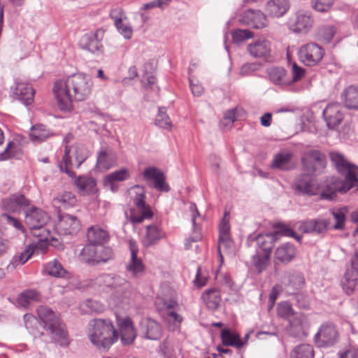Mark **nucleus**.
<instances>
[{
    "instance_id": "49",
    "label": "nucleus",
    "mask_w": 358,
    "mask_h": 358,
    "mask_svg": "<svg viewBox=\"0 0 358 358\" xmlns=\"http://www.w3.org/2000/svg\"><path fill=\"white\" fill-rule=\"evenodd\" d=\"M71 166L72 162L70 156V150L68 146H66L62 159L59 162V168L62 172H64L70 177H73L74 176V173L71 170Z\"/></svg>"
},
{
    "instance_id": "19",
    "label": "nucleus",
    "mask_w": 358,
    "mask_h": 358,
    "mask_svg": "<svg viewBox=\"0 0 358 358\" xmlns=\"http://www.w3.org/2000/svg\"><path fill=\"white\" fill-rule=\"evenodd\" d=\"M117 324L122 345H128L133 343L136 337V331L133 326L131 318H118Z\"/></svg>"
},
{
    "instance_id": "30",
    "label": "nucleus",
    "mask_w": 358,
    "mask_h": 358,
    "mask_svg": "<svg viewBox=\"0 0 358 358\" xmlns=\"http://www.w3.org/2000/svg\"><path fill=\"white\" fill-rule=\"evenodd\" d=\"M87 238L88 243L103 245L109 240V234L106 230L95 225L87 229Z\"/></svg>"
},
{
    "instance_id": "38",
    "label": "nucleus",
    "mask_w": 358,
    "mask_h": 358,
    "mask_svg": "<svg viewBox=\"0 0 358 358\" xmlns=\"http://www.w3.org/2000/svg\"><path fill=\"white\" fill-rule=\"evenodd\" d=\"M296 255L294 246L291 243H285L278 247L275 252V258L280 262L287 263L290 262Z\"/></svg>"
},
{
    "instance_id": "41",
    "label": "nucleus",
    "mask_w": 358,
    "mask_h": 358,
    "mask_svg": "<svg viewBox=\"0 0 358 358\" xmlns=\"http://www.w3.org/2000/svg\"><path fill=\"white\" fill-rule=\"evenodd\" d=\"M43 272L50 276L63 278L66 273L61 263L56 259L43 265Z\"/></svg>"
},
{
    "instance_id": "22",
    "label": "nucleus",
    "mask_w": 358,
    "mask_h": 358,
    "mask_svg": "<svg viewBox=\"0 0 358 358\" xmlns=\"http://www.w3.org/2000/svg\"><path fill=\"white\" fill-rule=\"evenodd\" d=\"M302 164L309 172H313L318 168L324 166V157L318 150H310L304 153Z\"/></svg>"
},
{
    "instance_id": "55",
    "label": "nucleus",
    "mask_w": 358,
    "mask_h": 358,
    "mask_svg": "<svg viewBox=\"0 0 358 358\" xmlns=\"http://www.w3.org/2000/svg\"><path fill=\"white\" fill-rule=\"evenodd\" d=\"M336 28L332 25L324 26L318 31L320 38L325 43H329L334 38Z\"/></svg>"
},
{
    "instance_id": "63",
    "label": "nucleus",
    "mask_w": 358,
    "mask_h": 358,
    "mask_svg": "<svg viewBox=\"0 0 358 358\" xmlns=\"http://www.w3.org/2000/svg\"><path fill=\"white\" fill-rule=\"evenodd\" d=\"M236 120V110L232 109L225 113L223 121L225 122V126H231L234 122Z\"/></svg>"
},
{
    "instance_id": "16",
    "label": "nucleus",
    "mask_w": 358,
    "mask_h": 358,
    "mask_svg": "<svg viewBox=\"0 0 358 358\" xmlns=\"http://www.w3.org/2000/svg\"><path fill=\"white\" fill-rule=\"evenodd\" d=\"M329 224L327 219H311L299 222L298 229L303 233L323 236Z\"/></svg>"
},
{
    "instance_id": "24",
    "label": "nucleus",
    "mask_w": 358,
    "mask_h": 358,
    "mask_svg": "<svg viewBox=\"0 0 358 358\" xmlns=\"http://www.w3.org/2000/svg\"><path fill=\"white\" fill-rule=\"evenodd\" d=\"M287 327L289 333L294 336H300L305 334L308 325V320L306 315L301 313H295L289 320Z\"/></svg>"
},
{
    "instance_id": "5",
    "label": "nucleus",
    "mask_w": 358,
    "mask_h": 358,
    "mask_svg": "<svg viewBox=\"0 0 358 358\" xmlns=\"http://www.w3.org/2000/svg\"><path fill=\"white\" fill-rule=\"evenodd\" d=\"M36 311L44 329L49 333L54 342L62 347H67L70 341L65 325L59 315L49 307L43 305L38 306Z\"/></svg>"
},
{
    "instance_id": "2",
    "label": "nucleus",
    "mask_w": 358,
    "mask_h": 358,
    "mask_svg": "<svg viewBox=\"0 0 358 358\" xmlns=\"http://www.w3.org/2000/svg\"><path fill=\"white\" fill-rule=\"evenodd\" d=\"M92 88L91 78L84 73H74L66 79L57 80L53 93L59 110L69 111L73 101H82L89 97Z\"/></svg>"
},
{
    "instance_id": "56",
    "label": "nucleus",
    "mask_w": 358,
    "mask_h": 358,
    "mask_svg": "<svg viewBox=\"0 0 358 358\" xmlns=\"http://www.w3.org/2000/svg\"><path fill=\"white\" fill-rule=\"evenodd\" d=\"M129 178V173L127 169H121L114 171L106 176L109 182L124 181Z\"/></svg>"
},
{
    "instance_id": "62",
    "label": "nucleus",
    "mask_w": 358,
    "mask_h": 358,
    "mask_svg": "<svg viewBox=\"0 0 358 358\" xmlns=\"http://www.w3.org/2000/svg\"><path fill=\"white\" fill-rule=\"evenodd\" d=\"M189 86L194 96H200L204 91L203 86L199 82L194 83V80L189 78Z\"/></svg>"
},
{
    "instance_id": "11",
    "label": "nucleus",
    "mask_w": 358,
    "mask_h": 358,
    "mask_svg": "<svg viewBox=\"0 0 358 358\" xmlns=\"http://www.w3.org/2000/svg\"><path fill=\"white\" fill-rule=\"evenodd\" d=\"M298 55L301 62L313 66L321 62L324 55V50L317 43H308L299 48Z\"/></svg>"
},
{
    "instance_id": "43",
    "label": "nucleus",
    "mask_w": 358,
    "mask_h": 358,
    "mask_svg": "<svg viewBox=\"0 0 358 358\" xmlns=\"http://www.w3.org/2000/svg\"><path fill=\"white\" fill-rule=\"evenodd\" d=\"M292 154L290 152H282L274 156L272 168L281 170H287L292 159Z\"/></svg>"
},
{
    "instance_id": "44",
    "label": "nucleus",
    "mask_w": 358,
    "mask_h": 358,
    "mask_svg": "<svg viewBox=\"0 0 358 358\" xmlns=\"http://www.w3.org/2000/svg\"><path fill=\"white\" fill-rule=\"evenodd\" d=\"M273 234H259L257 236L255 242L258 247L257 250L261 252V253H268L271 254V249L273 248L272 241L273 240Z\"/></svg>"
},
{
    "instance_id": "42",
    "label": "nucleus",
    "mask_w": 358,
    "mask_h": 358,
    "mask_svg": "<svg viewBox=\"0 0 358 358\" xmlns=\"http://www.w3.org/2000/svg\"><path fill=\"white\" fill-rule=\"evenodd\" d=\"M21 153V148L17 140L9 141L4 150L0 153V161H6L17 157Z\"/></svg>"
},
{
    "instance_id": "15",
    "label": "nucleus",
    "mask_w": 358,
    "mask_h": 358,
    "mask_svg": "<svg viewBox=\"0 0 358 358\" xmlns=\"http://www.w3.org/2000/svg\"><path fill=\"white\" fill-rule=\"evenodd\" d=\"M238 21L244 25L254 29H263L268 25L266 15L259 10L248 9L240 16Z\"/></svg>"
},
{
    "instance_id": "1",
    "label": "nucleus",
    "mask_w": 358,
    "mask_h": 358,
    "mask_svg": "<svg viewBox=\"0 0 358 358\" xmlns=\"http://www.w3.org/2000/svg\"><path fill=\"white\" fill-rule=\"evenodd\" d=\"M330 158L338 171L345 176V180L332 178L326 188L320 191L313 177L304 174L296 178L292 185L298 194L316 195L320 194L322 199L333 200L337 192L345 193L358 183V167L350 163L345 157L337 152L330 153Z\"/></svg>"
},
{
    "instance_id": "57",
    "label": "nucleus",
    "mask_w": 358,
    "mask_h": 358,
    "mask_svg": "<svg viewBox=\"0 0 358 358\" xmlns=\"http://www.w3.org/2000/svg\"><path fill=\"white\" fill-rule=\"evenodd\" d=\"M110 17L113 20L115 26L120 24L121 21L127 19L123 10L121 8L117 7L112 9L110 12Z\"/></svg>"
},
{
    "instance_id": "31",
    "label": "nucleus",
    "mask_w": 358,
    "mask_h": 358,
    "mask_svg": "<svg viewBox=\"0 0 358 358\" xmlns=\"http://www.w3.org/2000/svg\"><path fill=\"white\" fill-rule=\"evenodd\" d=\"M131 259L127 265V269L133 275L137 276L144 271V266L141 259L137 257L138 248L135 243L130 241Z\"/></svg>"
},
{
    "instance_id": "33",
    "label": "nucleus",
    "mask_w": 358,
    "mask_h": 358,
    "mask_svg": "<svg viewBox=\"0 0 358 358\" xmlns=\"http://www.w3.org/2000/svg\"><path fill=\"white\" fill-rule=\"evenodd\" d=\"M74 184L83 195L94 193L96 190V181L91 177L79 176L75 179Z\"/></svg>"
},
{
    "instance_id": "32",
    "label": "nucleus",
    "mask_w": 358,
    "mask_h": 358,
    "mask_svg": "<svg viewBox=\"0 0 358 358\" xmlns=\"http://www.w3.org/2000/svg\"><path fill=\"white\" fill-rule=\"evenodd\" d=\"M358 280V271L354 269L347 268L341 281L344 292L348 294H352L355 289Z\"/></svg>"
},
{
    "instance_id": "6",
    "label": "nucleus",
    "mask_w": 358,
    "mask_h": 358,
    "mask_svg": "<svg viewBox=\"0 0 358 358\" xmlns=\"http://www.w3.org/2000/svg\"><path fill=\"white\" fill-rule=\"evenodd\" d=\"M80 256L85 263L96 265L113 259V252L110 248L87 243L81 250Z\"/></svg>"
},
{
    "instance_id": "28",
    "label": "nucleus",
    "mask_w": 358,
    "mask_h": 358,
    "mask_svg": "<svg viewBox=\"0 0 358 358\" xmlns=\"http://www.w3.org/2000/svg\"><path fill=\"white\" fill-rule=\"evenodd\" d=\"M341 102L349 109L358 110V85H350L341 94Z\"/></svg>"
},
{
    "instance_id": "39",
    "label": "nucleus",
    "mask_w": 358,
    "mask_h": 358,
    "mask_svg": "<svg viewBox=\"0 0 358 358\" xmlns=\"http://www.w3.org/2000/svg\"><path fill=\"white\" fill-rule=\"evenodd\" d=\"M202 299L207 307L210 310H215L221 302L220 291L216 288L206 290L202 294Z\"/></svg>"
},
{
    "instance_id": "25",
    "label": "nucleus",
    "mask_w": 358,
    "mask_h": 358,
    "mask_svg": "<svg viewBox=\"0 0 358 358\" xmlns=\"http://www.w3.org/2000/svg\"><path fill=\"white\" fill-rule=\"evenodd\" d=\"M247 50L253 57L266 59L271 54V43L264 38L258 39L249 44Z\"/></svg>"
},
{
    "instance_id": "9",
    "label": "nucleus",
    "mask_w": 358,
    "mask_h": 358,
    "mask_svg": "<svg viewBox=\"0 0 358 358\" xmlns=\"http://www.w3.org/2000/svg\"><path fill=\"white\" fill-rule=\"evenodd\" d=\"M338 340V331L336 325L330 322H323L314 336V341L320 348L334 346Z\"/></svg>"
},
{
    "instance_id": "47",
    "label": "nucleus",
    "mask_w": 358,
    "mask_h": 358,
    "mask_svg": "<svg viewBox=\"0 0 358 358\" xmlns=\"http://www.w3.org/2000/svg\"><path fill=\"white\" fill-rule=\"evenodd\" d=\"M305 284L303 275L301 273L294 272L288 276V282L287 286L294 294L300 290Z\"/></svg>"
},
{
    "instance_id": "51",
    "label": "nucleus",
    "mask_w": 358,
    "mask_h": 358,
    "mask_svg": "<svg viewBox=\"0 0 358 358\" xmlns=\"http://www.w3.org/2000/svg\"><path fill=\"white\" fill-rule=\"evenodd\" d=\"M295 313L291 304L287 301L280 302L277 306V315L281 318L288 320Z\"/></svg>"
},
{
    "instance_id": "18",
    "label": "nucleus",
    "mask_w": 358,
    "mask_h": 358,
    "mask_svg": "<svg viewBox=\"0 0 358 358\" xmlns=\"http://www.w3.org/2000/svg\"><path fill=\"white\" fill-rule=\"evenodd\" d=\"M117 163L115 152L110 148H103L97 155L96 169L100 171H106Z\"/></svg>"
},
{
    "instance_id": "27",
    "label": "nucleus",
    "mask_w": 358,
    "mask_h": 358,
    "mask_svg": "<svg viewBox=\"0 0 358 358\" xmlns=\"http://www.w3.org/2000/svg\"><path fill=\"white\" fill-rule=\"evenodd\" d=\"M43 245H46V244H38V242L29 244L22 252L16 254L12 258L8 268L13 269L20 265L25 264L31 258L35 250L39 247L43 248Z\"/></svg>"
},
{
    "instance_id": "14",
    "label": "nucleus",
    "mask_w": 358,
    "mask_h": 358,
    "mask_svg": "<svg viewBox=\"0 0 358 358\" xmlns=\"http://www.w3.org/2000/svg\"><path fill=\"white\" fill-rule=\"evenodd\" d=\"M143 178L150 187L160 192H167L170 188L165 182L164 174L155 166H149L144 170Z\"/></svg>"
},
{
    "instance_id": "8",
    "label": "nucleus",
    "mask_w": 358,
    "mask_h": 358,
    "mask_svg": "<svg viewBox=\"0 0 358 358\" xmlns=\"http://www.w3.org/2000/svg\"><path fill=\"white\" fill-rule=\"evenodd\" d=\"M99 284L103 285L105 287H110L117 289V292H121L123 294V299L120 303L116 301V298L114 297V303L115 306H120L121 303H128V299L131 295L130 284L124 278L119 275H113L111 274H103L96 278Z\"/></svg>"
},
{
    "instance_id": "3",
    "label": "nucleus",
    "mask_w": 358,
    "mask_h": 358,
    "mask_svg": "<svg viewBox=\"0 0 358 358\" xmlns=\"http://www.w3.org/2000/svg\"><path fill=\"white\" fill-rule=\"evenodd\" d=\"M50 220V217L41 208L31 206L26 210L24 214V222L31 230L33 236L38 240V244H47L57 242V239L51 236L50 231L45 228V225Z\"/></svg>"
},
{
    "instance_id": "61",
    "label": "nucleus",
    "mask_w": 358,
    "mask_h": 358,
    "mask_svg": "<svg viewBox=\"0 0 358 358\" xmlns=\"http://www.w3.org/2000/svg\"><path fill=\"white\" fill-rule=\"evenodd\" d=\"M85 305L91 312L99 313L102 312L104 309L103 304L94 300L86 301Z\"/></svg>"
},
{
    "instance_id": "46",
    "label": "nucleus",
    "mask_w": 358,
    "mask_h": 358,
    "mask_svg": "<svg viewBox=\"0 0 358 358\" xmlns=\"http://www.w3.org/2000/svg\"><path fill=\"white\" fill-rule=\"evenodd\" d=\"M271 254L261 253L260 251L257 250L255 255L252 256V264L258 273H262L267 267L269 263V258Z\"/></svg>"
},
{
    "instance_id": "34",
    "label": "nucleus",
    "mask_w": 358,
    "mask_h": 358,
    "mask_svg": "<svg viewBox=\"0 0 358 358\" xmlns=\"http://www.w3.org/2000/svg\"><path fill=\"white\" fill-rule=\"evenodd\" d=\"M165 236L162 229L156 225H148L146 227V234L143 239V244L145 247L157 244Z\"/></svg>"
},
{
    "instance_id": "53",
    "label": "nucleus",
    "mask_w": 358,
    "mask_h": 358,
    "mask_svg": "<svg viewBox=\"0 0 358 358\" xmlns=\"http://www.w3.org/2000/svg\"><path fill=\"white\" fill-rule=\"evenodd\" d=\"M311 7L317 12L327 13L331 8L334 0H311Z\"/></svg>"
},
{
    "instance_id": "54",
    "label": "nucleus",
    "mask_w": 358,
    "mask_h": 358,
    "mask_svg": "<svg viewBox=\"0 0 358 358\" xmlns=\"http://www.w3.org/2000/svg\"><path fill=\"white\" fill-rule=\"evenodd\" d=\"M292 79L289 80V85L301 80L306 75V70L294 62L291 64Z\"/></svg>"
},
{
    "instance_id": "45",
    "label": "nucleus",
    "mask_w": 358,
    "mask_h": 358,
    "mask_svg": "<svg viewBox=\"0 0 358 358\" xmlns=\"http://www.w3.org/2000/svg\"><path fill=\"white\" fill-rule=\"evenodd\" d=\"M290 358H314V350L309 344L296 346L290 352Z\"/></svg>"
},
{
    "instance_id": "35",
    "label": "nucleus",
    "mask_w": 358,
    "mask_h": 358,
    "mask_svg": "<svg viewBox=\"0 0 358 358\" xmlns=\"http://www.w3.org/2000/svg\"><path fill=\"white\" fill-rule=\"evenodd\" d=\"M266 73L271 82L275 85H288L289 80L287 79L286 70L280 66H272L266 70Z\"/></svg>"
},
{
    "instance_id": "29",
    "label": "nucleus",
    "mask_w": 358,
    "mask_h": 358,
    "mask_svg": "<svg viewBox=\"0 0 358 358\" xmlns=\"http://www.w3.org/2000/svg\"><path fill=\"white\" fill-rule=\"evenodd\" d=\"M41 294L34 289H28L22 292L17 298L18 305L24 308H29L35 303L41 301Z\"/></svg>"
},
{
    "instance_id": "37",
    "label": "nucleus",
    "mask_w": 358,
    "mask_h": 358,
    "mask_svg": "<svg viewBox=\"0 0 358 358\" xmlns=\"http://www.w3.org/2000/svg\"><path fill=\"white\" fill-rule=\"evenodd\" d=\"M220 336L222 343L224 346H232L241 349L245 345V342L241 341L240 336L229 329L222 330Z\"/></svg>"
},
{
    "instance_id": "59",
    "label": "nucleus",
    "mask_w": 358,
    "mask_h": 358,
    "mask_svg": "<svg viewBox=\"0 0 358 358\" xmlns=\"http://www.w3.org/2000/svg\"><path fill=\"white\" fill-rule=\"evenodd\" d=\"M118 32L122 35L126 39H130L133 34V30L131 25L124 24L123 21H121L120 24L115 26Z\"/></svg>"
},
{
    "instance_id": "12",
    "label": "nucleus",
    "mask_w": 358,
    "mask_h": 358,
    "mask_svg": "<svg viewBox=\"0 0 358 358\" xmlns=\"http://www.w3.org/2000/svg\"><path fill=\"white\" fill-rule=\"evenodd\" d=\"M81 224L76 216L62 214L58 217L55 229L59 236H74L80 230Z\"/></svg>"
},
{
    "instance_id": "60",
    "label": "nucleus",
    "mask_w": 358,
    "mask_h": 358,
    "mask_svg": "<svg viewBox=\"0 0 358 358\" xmlns=\"http://www.w3.org/2000/svg\"><path fill=\"white\" fill-rule=\"evenodd\" d=\"M233 245V242L231 238L230 235H226V236H219V242H218V246L217 250L219 253H221V250L223 249H228L231 248Z\"/></svg>"
},
{
    "instance_id": "48",
    "label": "nucleus",
    "mask_w": 358,
    "mask_h": 358,
    "mask_svg": "<svg viewBox=\"0 0 358 358\" xmlns=\"http://www.w3.org/2000/svg\"><path fill=\"white\" fill-rule=\"evenodd\" d=\"M155 124L160 128L171 129L172 123L169 115L166 114L165 108H159L158 113L155 118Z\"/></svg>"
},
{
    "instance_id": "52",
    "label": "nucleus",
    "mask_w": 358,
    "mask_h": 358,
    "mask_svg": "<svg viewBox=\"0 0 358 358\" xmlns=\"http://www.w3.org/2000/svg\"><path fill=\"white\" fill-rule=\"evenodd\" d=\"M232 40L236 43H240L254 36L252 31L248 29H238L231 33Z\"/></svg>"
},
{
    "instance_id": "64",
    "label": "nucleus",
    "mask_w": 358,
    "mask_h": 358,
    "mask_svg": "<svg viewBox=\"0 0 358 358\" xmlns=\"http://www.w3.org/2000/svg\"><path fill=\"white\" fill-rule=\"evenodd\" d=\"M358 357V350L350 348L347 349L345 352L341 354V358H357Z\"/></svg>"
},
{
    "instance_id": "40",
    "label": "nucleus",
    "mask_w": 358,
    "mask_h": 358,
    "mask_svg": "<svg viewBox=\"0 0 358 358\" xmlns=\"http://www.w3.org/2000/svg\"><path fill=\"white\" fill-rule=\"evenodd\" d=\"M52 135L51 131L46 126L38 124L31 128L30 139L34 143H41L45 141Z\"/></svg>"
},
{
    "instance_id": "26",
    "label": "nucleus",
    "mask_w": 358,
    "mask_h": 358,
    "mask_svg": "<svg viewBox=\"0 0 358 358\" xmlns=\"http://www.w3.org/2000/svg\"><path fill=\"white\" fill-rule=\"evenodd\" d=\"M290 8L289 0H269L266 4V11L272 17L285 15Z\"/></svg>"
},
{
    "instance_id": "17",
    "label": "nucleus",
    "mask_w": 358,
    "mask_h": 358,
    "mask_svg": "<svg viewBox=\"0 0 358 358\" xmlns=\"http://www.w3.org/2000/svg\"><path fill=\"white\" fill-rule=\"evenodd\" d=\"M323 116L327 127L331 129H336L343 120L342 107L337 103H329L323 110Z\"/></svg>"
},
{
    "instance_id": "50",
    "label": "nucleus",
    "mask_w": 358,
    "mask_h": 358,
    "mask_svg": "<svg viewBox=\"0 0 358 358\" xmlns=\"http://www.w3.org/2000/svg\"><path fill=\"white\" fill-rule=\"evenodd\" d=\"M348 210L346 207L331 210V214L336 220V224L334 226V229H343L345 223V214Z\"/></svg>"
},
{
    "instance_id": "4",
    "label": "nucleus",
    "mask_w": 358,
    "mask_h": 358,
    "mask_svg": "<svg viewBox=\"0 0 358 358\" xmlns=\"http://www.w3.org/2000/svg\"><path fill=\"white\" fill-rule=\"evenodd\" d=\"M88 337L99 350L106 351L118 338L117 332L111 321L94 319L89 322Z\"/></svg>"
},
{
    "instance_id": "13",
    "label": "nucleus",
    "mask_w": 358,
    "mask_h": 358,
    "mask_svg": "<svg viewBox=\"0 0 358 358\" xmlns=\"http://www.w3.org/2000/svg\"><path fill=\"white\" fill-rule=\"evenodd\" d=\"M103 32L96 30L83 34L80 39V46L94 55H99L103 52V46L101 43Z\"/></svg>"
},
{
    "instance_id": "21",
    "label": "nucleus",
    "mask_w": 358,
    "mask_h": 358,
    "mask_svg": "<svg viewBox=\"0 0 358 358\" xmlns=\"http://www.w3.org/2000/svg\"><path fill=\"white\" fill-rule=\"evenodd\" d=\"M30 205V201L22 194H14L3 201V208L13 213L23 210L25 213Z\"/></svg>"
},
{
    "instance_id": "7",
    "label": "nucleus",
    "mask_w": 358,
    "mask_h": 358,
    "mask_svg": "<svg viewBox=\"0 0 358 358\" xmlns=\"http://www.w3.org/2000/svg\"><path fill=\"white\" fill-rule=\"evenodd\" d=\"M134 203L136 206L140 215H136L134 211L131 210L130 219L133 223H141L145 219L151 218L152 213L149 206L145 201V192L143 186L134 185L129 190Z\"/></svg>"
},
{
    "instance_id": "20",
    "label": "nucleus",
    "mask_w": 358,
    "mask_h": 358,
    "mask_svg": "<svg viewBox=\"0 0 358 358\" xmlns=\"http://www.w3.org/2000/svg\"><path fill=\"white\" fill-rule=\"evenodd\" d=\"M141 332L143 336L149 340H158L162 334L159 323L151 318H145L141 322Z\"/></svg>"
},
{
    "instance_id": "10",
    "label": "nucleus",
    "mask_w": 358,
    "mask_h": 358,
    "mask_svg": "<svg viewBox=\"0 0 358 358\" xmlns=\"http://www.w3.org/2000/svg\"><path fill=\"white\" fill-rule=\"evenodd\" d=\"M314 19L305 10L296 12L287 21L288 28L296 34H306L313 28Z\"/></svg>"
},
{
    "instance_id": "36",
    "label": "nucleus",
    "mask_w": 358,
    "mask_h": 358,
    "mask_svg": "<svg viewBox=\"0 0 358 358\" xmlns=\"http://www.w3.org/2000/svg\"><path fill=\"white\" fill-rule=\"evenodd\" d=\"M53 205L59 209H68L76 206L77 199L71 192L59 194L52 201Z\"/></svg>"
},
{
    "instance_id": "58",
    "label": "nucleus",
    "mask_w": 358,
    "mask_h": 358,
    "mask_svg": "<svg viewBox=\"0 0 358 358\" xmlns=\"http://www.w3.org/2000/svg\"><path fill=\"white\" fill-rule=\"evenodd\" d=\"M1 220L5 223L14 227L17 229L21 230L23 233L25 231V229L21 222L17 219L10 216L8 213H3L1 215Z\"/></svg>"
},
{
    "instance_id": "23",
    "label": "nucleus",
    "mask_w": 358,
    "mask_h": 358,
    "mask_svg": "<svg viewBox=\"0 0 358 358\" xmlns=\"http://www.w3.org/2000/svg\"><path fill=\"white\" fill-rule=\"evenodd\" d=\"M13 94L18 100L27 106L33 101L35 91L29 84L16 79Z\"/></svg>"
}]
</instances>
